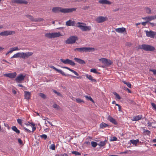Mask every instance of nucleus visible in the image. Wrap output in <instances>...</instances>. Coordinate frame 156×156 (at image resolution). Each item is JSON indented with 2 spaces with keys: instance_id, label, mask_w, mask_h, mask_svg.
<instances>
[{
  "instance_id": "f257e3e1",
  "label": "nucleus",
  "mask_w": 156,
  "mask_h": 156,
  "mask_svg": "<svg viewBox=\"0 0 156 156\" xmlns=\"http://www.w3.org/2000/svg\"><path fill=\"white\" fill-rule=\"evenodd\" d=\"M76 8H63L61 7H56L53 8L52 9V11L54 13H58L61 12L63 13H68L72 12L75 11Z\"/></svg>"
},
{
  "instance_id": "f03ea898",
  "label": "nucleus",
  "mask_w": 156,
  "mask_h": 156,
  "mask_svg": "<svg viewBox=\"0 0 156 156\" xmlns=\"http://www.w3.org/2000/svg\"><path fill=\"white\" fill-rule=\"evenodd\" d=\"M139 48L146 51H153L155 50V48L151 45L145 44H142L139 46Z\"/></svg>"
},
{
  "instance_id": "7ed1b4c3",
  "label": "nucleus",
  "mask_w": 156,
  "mask_h": 156,
  "mask_svg": "<svg viewBox=\"0 0 156 156\" xmlns=\"http://www.w3.org/2000/svg\"><path fill=\"white\" fill-rule=\"evenodd\" d=\"M61 36L62 35L59 32L48 33L45 34V36L48 38H54L59 37Z\"/></svg>"
},
{
  "instance_id": "20e7f679",
  "label": "nucleus",
  "mask_w": 156,
  "mask_h": 156,
  "mask_svg": "<svg viewBox=\"0 0 156 156\" xmlns=\"http://www.w3.org/2000/svg\"><path fill=\"white\" fill-rule=\"evenodd\" d=\"M77 39V37L76 36H72L68 38L65 42L66 44H73Z\"/></svg>"
},
{
  "instance_id": "39448f33",
  "label": "nucleus",
  "mask_w": 156,
  "mask_h": 156,
  "mask_svg": "<svg viewBox=\"0 0 156 156\" xmlns=\"http://www.w3.org/2000/svg\"><path fill=\"white\" fill-rule=\"evenodd\" d=\"M99 61L101 62L103 64L107 66H109L112 63V62L111 60L105 58H101L99 59Z\"/></svg>"
},
{
  "instance_id": "423d86ee",
  "label": "nucleus",
  "mask_w": 156,
  "mask_h": 156,
  "mask_svg": "<svg viewBox=\"0 0 156 156\" xmlns=\"http://www.w3.org/2000/svg\"><path fill=\"white\" fill-rule=\"evenodd\" d=\"M60 60L64 64H68L72 66H74L75 65V63L73 61L68 58L66 59H61Z\"/></svg>"
},
{
  "instance_id": "0eeeda50",
  "label": "nucleus",
  "mask_w": 156,
  "mask_h": 156,
  "mask_svg": "<svg viewBox=\"0 0 156 156\" xmlns=\"http://www.w3.org/2000/svg\"><path fill=\"white\" fill-rule=\"evenodd\" d=\"M77 25L76 27H79L83 31H85L88 30V27L85 26L84 24L82 23L78 22L77 23Z\"/></svg>"
},
{
  "instance_id": "6e6552de",
  "label": "nucleus",
  "mask_w": 156,
  "mask_h": 156,
  "mask_svg": "<svg viewBox=\"0 0 156 156\" xmlns=\"http://www.w3.org/2000/svg\"><path fill=\"white\" fill-rule=\"evenodd\" d=\"M33 52H21L22 56L21 58L23 59H25L26 58H27L31 56L33 54Z\"/></svg>"
},
{
  "instance_id": "1a4fd4ad",
  "label": "nucleus",
  "mask_w": 156,
  "mask_h": 156,
  "mask_svg": "<svg viewBox=\"0 0 156 156\" xmlns=\"http://www.w3.org/2000/svg\"><path fill=\"white\" fill-rule=\"evenodd\" d=\"M15 33V32L14 31L6 30L1 32L0 35L3 36H7L14 34Z\"/></svg>"
},
{
  "instance_id": "9d476101",
  "label": "nucleus",
  "mask_w": 156,
  "mask_h": 156,
  "mask_svg": "<svg viewBox=\"0 0 156 156\" xmlns=\"http://www.w3.org/2000/svg\"><path fill=\"white\" fill-rule=\"evenodd\" d=\"M26 16L30 20L32 21L35 22H40L43 20V19L41 18H38L35 19L34 17L29 15H26Z\"/></svg>"
},
{
  "instance_id": "9b49d317",
  "label": "nucleus",
  "mask_w": 156,
  "mask_h": 156,
  "mask_svg": "<svg viewBox=\"0 0 156 156\" xmlns=\"http://www.w3.org/2000/svg\"><path fill=\"white\" fill-rule=\"evenodd\" d=\"M25 75L20 74L15 79V80L17 83H20L24 80Z\"/></svg>"
},
{
  "instance_id": "f8f14e48",
  "label": "nucleus",
  "mask_w": 156,
  "mask_h": 156,
  "mask_svg": "<svg viewBox=\"0 0 156 156\" xmlns=\"http://www.w3.org/2000/svg\"><path fill=\"white\" fill-rule=\"evenodd\" d=\"M108 19L107 17L100 16L97 18L96 20L98 23H101L107 20Z\"/></svg>"
},
{
  "instance_id": "ddd939ff",
  "label": "nucleus",
  "mask_w": 156,
  "mask_h": 156,
  "mask_svg": "<svg viewBox=\"0 0 156 156\" xmlns=\"http://www.w3.org/2000/svg\"><path fill=\"white\" fill-rule=\"evenodd\" d=\"M16 72H15L12 73L5 74H4V76L11 79H13L15 78L16 77Z\"/></svg>"
},
{
  "instance_id": "4468645a",
  "label": "nucleus",
  "mask_w": 156,
  "mask_h": 156,
  "mask_svg": "<svg viewBox=\"0 0 156 156\" xmlns=\"http://www.w3.org/2000/svg\"><path fill=\"white\" fill-rule=\"evenodd\" d=\"M12 2L13 3H16L19 4H27L28 2L25 0H12Z\"/></svg>"
},
{
  "instance_id": "2eb2a0df",
  "label": "nucleus",
  "mask_w": 156,
  "mask_h": 156,
  "mask_svg": "<svg viewBox=\"0 0 156 156\" xmlns=\"http://www.w3.org/2000/svg\"><path fill=\"white\" fill-rule=\"evenodd\" d=\"M146 33V35L148 37H150L151 38H153L154 36L155 35V32L152 31H145Z\"/></svg>"
},
{
  "instance_id": "dca6fc26",
  "label": "nucleus",
  "mask_w": 156,
  "mask_h": 156,
  "mask_svg": "<svg viewBox=\"0 0 156 156\" xmlns=\"http://www.w3.org/2000/svg\"><path fill=\"white\" fill-rule=\"evenodd\" d=\"M50 67L51 68H52V69H54V70H55L57 72L61 73V74H62V75H63L64 76H67V75H66L65 73L63 71H62L61 70L58 69L53 66H51Z\"/></svg>"
},
{
  "instance_id": "f3484780",
  "label": "nucleus",
  "mask_w": 156,
  "mask_h": 156,
  "mask_svg": "<svg viewBox=\"0 0 156 156\" xmlns=\"http://www.w3.org/2000/svg\"><path fill=\"white\" fill-rule=\"evenodd\" d=\"M142 19L144 20H147V21H151L156 19V15L154 16H151L142 18Z\"/></svg>"
},
{
  "instance_id": "a211bd4d",
  "label": "nucleus",
  "mask_w": 156,
  "mask_h": 156,
  "mask_svg": "<svg viewBox=\"0 0 156 156\" xmlns=\"http://www.w3.org/2000/svg\"><path fill=\"white\" fill-rule=\"evenodd\" d=\"M66 25L68 26H75L76 27V26L75 25V22L71 20H69L66 22Z\"/></svg>"
},
{
  "instance_id": "6ab92c4d",
  "label": "nucleus",
  "mask_w": 156,
  "mask_h": 156,
  "mask_svg": "<svg viewBox=\"0 0 156 156\" xmlns=\"http://www.w3.org/2000/svg\"><path fill=\"white\" fill-rule=\"evenodd\" d=\"M99 3L101 4H105L107 5H110L112 2L108 0H100L98 1Z\"/></svg>"
},
{
  "instance_id": "aec40b11",
  "label": "nucleus",
  "mask_w": 156,
  "mask_h": 156,
  "mask_svg": "<svg viewBox=\"0 0 156 156\" xmlns=\"http://www.w3.org/2000/svg\"><path fill=\"white\" fill-rule=\"evenodd\" d=\"M25 98L27 100H29L30 98L31 93L29 91H24Z\"/></svg>"
},
{
  "instance_id": "412c9836",
  "label": "nucleus",
  "mask_w": 156,
  "mask_h": 156,
  "mask_svg": "<svg viewBox=\"0 0 156 156\" xmlns=\"http://www.w3.org/2000/svg\"><path fill=\"white\" fill-rule=\"evenodd\" d=\"M59 66L60 67H61V68H65V69H68L69 71H70L71 72H73L77 76H78L79 75L75 71H74V70H73V69H70V68H69L68 67H66V66Z\"/></svg>"
},
{
  "instance_id": "4be33fe9",
  "label": "nucleus",
  "mask_w": 156,
  "mask_h": 156,
  "mask_svg": "<svg viewBox=\"0 0 156 156\" xmlns=\"http://www.w3.org/2000/svg\"><path fill=\"white\" fill-rule=\"evenodd\" d=\"M115 31L119 33H122L126 31V29L125 28L122 27L115 29Z\"/></svg>"
},
{
  "instance_id": "5701e85b",
  "label": "nucleus",
  "mask_w": 156,
  "mask_h": 156,
  "mask_svg": "<svg viewBox=\"0 0 156 156\" xmlns=\"http://www.w3.org/2000/svg\"><path fill=\"white\" fill-rule=\"evenodd\" d=\"M108 120L112 123L115 125L117 124V123L116 120L111 116L109 115L108 117Z\"/></svg>"
},
{
  "instance_id": "b1692460",
  "label": "nucleus",
  "mask_w": 156,
  "mask_h": 156,
  "mask_svg": "<svg viewBox=\"0 0 156 156\" xmlns=\"http://www.w3.org/2000/svg\"><path fill=\"white\" fill-rule=\"evenodd\" d=\"M74 60L76 62H77L78 63L80 64H83L85 63V62L84 60L79 58H74Z\"/></svg>"
},
{
  "instance_id": "393cba45",
  "label": "nucleus",
  "mask_w": 156,
  "mask_h": 156,
  "mask_svg": "<svg viewBox=\"0 0 156 156\" xmlns=\"http://www.w3.org/2000/svg\"><path fill=\"white\" fill-rule=\"evenodd\" d=\"M22 54L21 52H18L16 54H15L13 56H12L11 58H21Z\"/></svg>"
},
{
  "instance_id": "a878e982",
  "label": "nucleus",
  "mask_w": 156,
  "mask_h": 156,
  "mask_svg": "<svg viewBox=\"0 0 156 156\" xmlns=\"http://www.w3.org/2000/svg\"><path fill=\"white\" fill-rule=\"evenodd\" d=\"M88 79L90 80L92 83L94 84H95L97 82L96 80L94 79L91 75H88Z\"/></svg>"
},
{
  "instance_id": "bb28decb",
  "label": "nucleus",
  "mask_w": 156,
  "mask_h": 156,
  "mask_svg": "<svg viewBox=\"0 0 156 156\" xmlns=\"http://www.w3.org/2000/svg\"><path fill=\"white\" fill-rule=\"evenodd\" d=\"M12 129L13 131L16 132V133L18 134H19L20 133V131L17 129L15 126H12Z\"/></svg>"
},
{
  "instance_id": "cd10ccee",
  "label": "nucleus",
  "mask_w": 156,
  "mask_h": 156,
  "mask_svg": "<svg viewBox=\"0 0 156 156\" xmlns=\"http://www.w3.org/2000/svg\"><path fill=\"white\" fill-rule=\"evenodd\" d=\"M109 125L104 122H102L100 124V127L101 128H103L108 127Z\"/></svg>"
},
{
  "instance_id": "c85d7f7f",
  "label": "nucleus",
  "mask_w": 156,
  "mask_h": 156,
  "mask_svg": "<svg viewBox=\"0 0 156 156\" xmlns=\"http://www.w3.org/2000/svg\"><path fill=\"white\" fill-rule=\"evenodd\" d=\"M141 119V115H137L135 116L133 118V119L132 120L133 121H138Z\"/></svg>"
},
{
  "instance_id": "c756f323",
  "label": "nucleus",
  "mask_w": 156,
  "mask_h": 156,
  "mask_svg": "<svg viewBox=\"0 0 156 156\" xmlns=\"http://www.w3.org/2000/svg\"><path fill=\"white\" fill-rule=\"evenodd\" d=\"M88 51V48H80V52H87Z\"/></svg>"
},
{
  "instance_id": "7c9ffc66",
  "label": "nucleus",
  "mask_w": 156,
  "mask_h": 156,
  "mask_svg": "<svg viewBox=\"0 0 156 156\" xmlns=\"http://www.w3.org/2000/svg\"><path fill=\"white\" fill-rule=\"evenodd\" d=\"M107 142V140H105L104 141H101L100 142L99 144H98V145L100 147H103L106 144V142Z\"/></svg>"
},
{
  "instance_id": "2f4dec72",
  "label": "nucleus",
  "mask_w": 156,
  "mask_h": 156,
  "mask_svg": "<svg viewBox=\"0 0 156 156\" xmlns=\"http://www.w3.org/2000/svg\"><path fill=\"white\" fill-rule=\"evenodd\" d=\"M139 142V140L138 139H136V140H130L131 143L133 145L136 144Z\"/></svg>"
},
{
  "instance_id": "473e14b6",
  "label": "nucleus",
  "mask_w": 156,
  "mask_h": 156,
  "mask_svg": "<svg viewBox=\"0 0 156 156\" xmlns=\"http://www.w3.org/2000/svg\"><path fill=\"white\" fill-rule=\"evenodd\" d=\"M146 12L148 14H150L151 13V9L148 7H146L145 8Z\"/></svg>"
},
{
  "instance_id": "72a5a7b5",
  "label": "nucleus",
  "mask_w": 156,
  "mask_h": 156,
  "mask_svg": "<svg viewBox=\"0 0 156 156\" xmlns=\"http://www.w3.org/2000/svg\"><path fill=\"white\" fill-rule=\"evenodd\" d=\"M113 93L115 95V96L116 98H117L119 100H120L121 99V97L116 92H114Z\"/></svg>"
},
{
  "instance_id": "f704fd0d",
  "label": "nucleus",
  "mask_w": 156,
  "mask_h": 156,
  "mask_svg": "<svg viewBox=\"0 0 156 156\" xmlns=\"http://www.w3.org/2000/svg\"><path fill=\"white\" fill-rule=\"evenodd\" d=\"M30 124H31V125L33 126L32 132H33L36 129V127L35 126V125L34 123L32 122H31L30 123Z\"/></svg>"
},
{
  "instance_id": "c9c22d12",
  "label": "nucleus",
  "mask_w": 156,
  "mask_h": 156,
  "mask_svg": "<svg viewBox=\"0 0 156 156\" xmlns=\"http://www.w3.org/2000/svg\"><path fill=\"white\" fill-rule=\"evenodd\" d=\"M123 83L126 84L127 86L129 88H131V84L129 82H127L126 81H123Z\"/></svg>"
},
{
  "instance_id": "e433bc0d",
  "label": "nucleus",
  "mask_w": 156,
  "mask_h": 156,
  "mask_svg": "<svg viewBox=\"0 0 156 156\" xmlns=\"http://www.w3.org/2000/svg\"><path fill=\"white\" fill-rule=\"evenodd\" d=\"M76 101L79 103H84V101L83 100L80 98H77L76 99Z\"/></svg>"
},
{
  "instance_id": "4c0bfd02",
  "label": "nucleus",
  "mask_w": 156,
  "mask_h": 156,
  "mask_svg": "<svg viewBox=\"0 0 156 156\" xmlns=\"http://www.w3.org/2000/svg\"><path fill=\"white\" fill-rule=\"evenodd\" d=\"M91 145L93 147H96L97 145H98L97 143L94 141H92L91 142Z\"/></svg>"
},
{
  "instance_id": "58836bf2",
  "label": "nucleus",
  "mask_w": 156,
  "mask_h": 156,
  "mask_svg": "<svg viewBox=\"0 0 156 156\" xmlns=\"http://www.w3.org/2000/svg\"><path fill=\"white\" fill-rule=\"evenodd\" d=\"M97 50V49L94 48L88 47V52L94 51L95 50Z\"/></svg>"
},
{
  "instance_id": "ea45409f",
  "label": "nucleus",
  "mask_w": 156,
  "mask_h": 156,
  "mask_svg": "<svg viewBox=\"0 0 156 156\" xmlns=\"http://www.w3.org/2000/svg\"><path fill=\"white\" fill-rule=\"evenodd\" d=\"M39 95L41 97L44 99H45L46 98V96L43 93H39Z\"/></svg>"
},
{
  "instance_id": "a19ab883",
  "label": "nucleus",
  "mask_w": 156,
  "mask_h": 156,
  "mask_svg": "<svg viewBox=\"0 0 156 156\" xmlns=\"http://www.w3.org/2000/svg\"><path fill=\"white\" fill-rule=\"evenodd\" d=\"M40 137L43 139H44V140H46L47 139V136L44 134H43L42 135H41L40 136Z\"/></svg>"
},
{
  "instance_id": "79ce46f5",
  "label": "nucleus",
  "mask_w": 156,
  "mask_h": 156,
  "mask_svg": "<svg viewBox=\"0 0 156 156\" xmlns=\"http://www.w3.org/2000/svg\"><path fill=\"white\" fill-rule=\"evenodd\" d=\"M11 48L12 49V50L13 51H18L20 49V48H19L17 47H15L12 48Z\"/></svg>"
},
{
  "instance_id": "37998d69",
  "label": "nucleus",
  "mask_w": 156,
  "mask_h": 156,
  "mask_svg": "<svg viewBox=\"0 0 156 156\" xmlns=\"http://www.w3.org/2000/svg\"><path fill=\"white\" fill-rule=\"evenodd\" d=\"M72 154H75L76 155H79L81 154L80 153L77 151H73L72 152Z\"/></svg>"
},
{
  "instance_id": "c03bdc74",
  "label": "nucleus",
  "mask_w": 156,
  "mask_h": 156,
  "mask_svg": "<svg viewBox=\"0 0 156 156\" xmlns=\"http://www.w3.org/2000/svg\"><path fill=\"white\" fill-rule=\"evenodd\" d=\"M50 148V149H52V150H55V145L54 144H52L51 145Z\"/></svg>"
},
{
  "instance_id": "a18cd8bd",
  "label": "nucleus",
  "mask_w": 156,
  "mask_h": 156,
  "mask_svg": "<svg viewBox=\"0 0 156 156\" xmlns=\"http://www.w3.org/2000/svg\"><path fill=\"white\" fill-rule=\"evenodd\" d=\"M90 72H92L94 73H97L98 72L97 71L96 69H90Z\"/></svg>"
},
{
  "instance_id": "49530a36",
  "label": "nucleus",
  "mask_w": 156,
  "mask_h": 156,
  "mask_svg": "<svg viewBox=\"0 0 156 156\" xmlns=\"http://www.w3.org/2000/svg\"><path fill=\"white\" fill-rule=\"evenodd\" d=\"M17 122L20 125H22V120L20 119H17Z\"/></svg>"
},
{
  "instance_id": "de8ad7c7",
  "label": "nucleus",
  "mask_w": 156,
  "mask_h": 156,
  "mask_svg": "<svg viewBox=\"0 0 156 156\" xmlns=\"http://www.w3.org/2000/svg\"><path fill=\"white\" fill-rule=\"evenodd\" d=\"M128 102L129 104H135L134 101L132 100H129L128 101Z\"/></svg>"
},
{
  "instance_id": "09e8293b",
  "label": "nucleus",
  "mask_w": 156,
  "mask_h": 156,
  "mask_svg": "<svg viewBox=\"0 0 156 156\" xmlns=\"http://www.w3.org/2000/svg\"><path fill=\"white\" fill-rule=\"evenodd\" d=\"M117 140V138L115 136H113L112 137L111 140H110L111 141H116Z\"/></svg>"
},
{
  "instance_id": "8fccbe9b",
  "label": "nucleus",
  "mask_w": 156,
  "mask_h": 156,
  "mask_svg": "<svg viewBox=\"0 0 156 156\" xmlns=\"http://www.w3.org/2000/svg\"><path fill=\"white\" fill-rule=\"evenodd\" d=\"M88 100H90L93 103H94V101L90 96H88Z\"/></svg>"
},
{
  "instance_id": "3c124183",
  "label": "nucleus",
  "mask_w": 156,
  "mask_h": 156,
  "mask_svg": "<svg viewBox=\"0 0 156 156\" xmlns=\"http://www.w3.org/2000/svg\"><path fill=\"white\" fill-rule=\"evenodd\" d=\"M150 71L153 72L154 75H156V69H150Z\"/></svg>"
},
{
  "instance_id": "603ef678",
  "label": "nucleus",
  "mask_w": 156,
  "mask_h": 156,
  "mask_svg": "<svg viewBox=\"0 0 156 156\" xmlns=\"http://www.w3.org/2000/svg\"><path fill=\"white\" fill-rule=\"evenodd\" d=\"M151 105L156 110V105L154 103H151Z\"/></svg>"
},
{
  "instance_id": "864d4df0",
  "label": "nucleus",
  "mask_w": 156,
  "mask_h": 156,
  "mask_svg": "<svg viewBox=\"0 0 156 156\" xmlns=\"http://www.w3.org/2000/svg\"><path fill=\"white\" fill-rule=\"evenodd\" d=\"M18 142L21 145H22L23 144V142L22 140L20 138L18 139Z\"/></svg>"
},
{
  "instance_id": "5fc2aeb1",
  "label": "nucleus",
  "mask_w": 156,
  "mask_h": 156,
  "mask_svg": "<svg viewBox=\"0 0 156 156\" xmlns=\"http://www.w3.org/2000/svg\"><path fill=\"white\" fill-rule=\"evenodd\" d=\"M23 129H24V130L25 131H27V132H28L29 133H30L31 132V131L30 130H29V129H27L26 127H24Z\"/></svg>"
},
{
  "instance_id": "6e6d98bb",
  "label": "nucleus",
  "mask_w": 156,
  "mask_h": 156,
  "mask_svg": "<svg viewBox=\"0 0 156 156\" xmlns=\"http://www.w3.org/2000/svg\"><path fill=\"white\" fill-rule=\"evenodd\" d=\"M145 132H146L147 135H149L150 134L151 132L148 130H146L144 131Z\"/></svg>"
},
{
  "instance_id": "4d7b16f0",
  "label": "nucleus",
  "mask_w": 156,
  "mask_h": 156,
  "mask_svg": "<svg viewBox=\"0 0 156 156\" xmlns=\"http://www.w3.org/2000/svg\"><path fill=\"white\" fill-rule=\"evenodd\" d=\"M148 22V21H146V22H142L141 23L143 25L145 26Z\"/></svg>"
},
{
  "instance_id": "13d9d810",
  "label": "nucleus",
  "mask_w": 156,
  "mask_h": 156,
  "mask_svg": "<svg viewBox=\"0 0 156 156\" xmlns=\"http://www.w3.org/2000/svg\"><path fill=\"white\" fill-rule=\"evenodd\" d=\"M149 23L153 27L156 25V23H151L150 22H149Z\"/></svg>"
},
{
  "instance_id": "bf43d9fd",
  "label": "nucleus",
  "mask_w": 156,
  "mask_h": 156,
  "mask_svg": "<svg viewBox=\"0 0 156 156\" xmlns=\"http://www.w3.org/2000/svg\"><path fill=\"white\" fill-rule=\"evenodd\" d=\"M53 107L54 108H58V106L56 104H54L53 105Z\"/></svg>"
},
{
  "instance_id": "052dcab7",
  "label": "nucleus",
  "mask_w": 156,
  "mask_h": 156,
  "mask_svg": "<svg viewBox=\"0 0 156 156\" xmlns=\"http://www.w3.org/2000/svg\"><path fill=\"white\" fill-rule=\"evenodd\" d=\"M80 48H76L74 49V50L75 51H78L80 52Z\"/></svg>"
},
{
  "instance_id": "680f3d73",
  "label": "nucleus",
  "mask_w": 156,
  "mask_h": 156,
  "mask_svg": "<svg viewBox=\"0 0 156 156\" xmlns=\"http://www.w3.org/2000/svg\"><path fill=\"white\" fill-rule=\"evenodd\" d=\"M151 124H152V123L148 121V123H147V125H148V126H151Z\"/></svg>"
},
{
  "instance_id": "e2e57ef3",
  "label": "nucleus",
  "mask_w": 156,
  "mask_h": 156,
  "mask_svg": "<svg viewBox=\"0 0 156 156\" xmlns=\"http://www.w3.org/2000/svg\"><path fill=\"white\" fill-rule=\"evenodd\" d=\"M126 90L128 91L129 93H131V91L128 88H126Z\"/></svg>"
},
{
  "instance_id": "0e129e2a",
  "label": "nucleus",
  "mask_w": 156,
  "mask_h": 156,
  "mask_svg": "<svg viewBox=\"0 0 156 156\" xmlns=\"http://www.w3.org/2000/svg\"><path fill=\"white\" fill-rule=\"evenodd\" d=\"M31 122H28L27 123H25V124L27 126H30V123Z\"/></svg>"
},
{
  "instance_id": "69168bd1",
  "label": "nucleus",
  "mask_w": 156,
  "mask_h": 156,
  "mask_svg": "<svg viewBox=\"0 0 156 156\" xmlns=\"http://www.w3.org/2000/svg\"><path fill=\"white\" fill-rule=\"evenodd\" d=\"M12 92L14 94H16V92L15 90H12Z\"/></svg>"
},
{
  "instance_id": "338daca9",
  "label": "nucleus",
  "mask_w": 156,
  "mask_h": 156,
  "mask_svg": "<svg viewBox=\"0 0 156 156\" xmlns=\"http://www.w3.org/2000/svg\"><path fill=\"white\" fill-rule=\"evenodd\" d=\"M119 107V111H122V110H121V106L120 105L118 107Z\"/></svg>"
},
{
  "instance_id": "774afa93",
  "label": "nucleus",
  "mask_w": 156,
  "mask_h": 156,
  "mask_svg": "<svg viewBox=\"0 0 156 156\" xmlns=\"http://www.w3.org/2000/svg\"><path fill=\"white\" fill-rule=\"evenodd\" d=\"M56 94L59 96H62V94L59 92H57V93H56Z\"/></svg>"
}]
</instances>
